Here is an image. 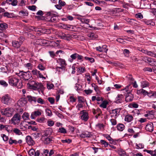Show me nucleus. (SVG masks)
Instances as JSON below:
<instances>
[{
  "label": "nucleus",
  "instance_id": "nucleus-1",
  "mask_svg": "<svg viewBox=\"0 0 156 156\" xmlns=\"http://www.w3.org/2000/svg\"><path fill=\"white\" fill-rule=\"evenodd\" d=\"M8 82L10 85L13 87H16L18 88H22L23 85L21 81L19 78L15 75L11 76L8 78Z\"/></svg>",
  "mask_w": 156,
  "mask_h": 156
},
{
  "label": "nucleus",
  "instance_id": "nucleus-2",
  "mask_svg": "<svg viewBox=\"0 0 156 156\" xmlns=\"http://www.w3.org/2000/svg\"><path fill=\"white\" fill-rule=\"evenodd\" d=\"M23 109H21L20 113L15 114L11 119V122L14 125H18L21 119V114L23 112Z\"/></svg>",
  "mask_w": 156,
  "mask_h": 156
},
{
  "label": "nucleus",
  "instance_id": "nucleus-3",
  "mask_svg": "<svg viewBox=\"0 0 156 156\" xmlns=\"http://www.w3.org/2000/svg\"><path fill=\"white\" fill-rule=\"evenodd\" d=\"M12 100L10 96L8 94L3 95L1 98V101L2 103L7 105H9L12 103Z\"/></svg>",
  "mask_w": 156,
  "mask_h": 156
},
{
  "label": "nucleus",
  "instance_id": "nucleus-4",
  "mask_svg": "<svg viewBox=\"0 0 156 156\" xmlns=\"http://www.w3.org/2000/svg\"><path fill=\"white\" fill-rule=\"evenodd\" d=\"M14 111V110L12 108L9 107L4 109H0V112L2 114L7 117L12 116L13 114Z\"/></svg>",
  "mask_w": 156,
  "mask_h": 156
},
{
  "label": "nucleus",
  "instance_id": "nucleus-5",
  "mask_svg": "<svg viewBox=\"0 0 156 156\" xmlns=\"http://www.w3.org/2000/svg\"><path fill=\"white\" fill-rule=\"evenodd\" d=\"M27 85L30 88L35 89H41L43 87V85L41 83H36L33 81H32L27 83Z\"/></svg>",
  "mask_w": 156,
  "mask_h": 156
},
{
  "label": "nucleus",
  "instance_id": "nucleus-6",
  "mask_svg": "<svg viewBox=\"0 0 156 156\" xmlns=\"http://www.w3.org/2000/svg\"><path fill=\"white\" fill-rule=\"evenodd\" d=\"M47 15L48 19L50 18L48 21L51 22H54L56 20V18L55 17L58 15L57 12L53 11L48 12Z\"/></svg>",
  "mask_w": 156,
  "mask_h": 156
},
{
  "label": "nucleus",
  "instance_id": "nucleus-7",
  "mask_svg": "<svg viewBox=\"0 0 156 156\" xmlns=\"http://www.w3.org/2000/svg\"><path fill=\"white\" fill-rule=\"evenodd\" d=\"M59 36L61 38L66 40L67 41H70L72 38H76L75 37L76 36L70 34L62 33L59 35Z\"/></svg>",
  "mask_w": 156,
  "mask_h": 156
},
{
  "label": "nucleus",
  "instance_id": "nucleus-8",
  "mask_svg": "<svg viewBox=\"0 0 156 156\" xmlns=\"http://www.w3.org/2000/svg\"><path fill=\"white\" fill-rule=\"evenodd\" d=\"M81 115L80 119L84 122H87L88 121L89 118V114L85 110L81 111L80 112Z\"/></svg>",
  "mask_w": 156,
  "mask_h": 156
},
{
  "label": "nucleus",
  "instance_id": "nucleus-9",
  "mask_svg": "<svg viewBox=\"0 0 156 156\" xmlns=\"http://www.w3.org/2000/svg\"><path fill=\"white\" fill-rule=\"evenodd\" d=\"M16 74L21 78L24 79L25 80H28L30 76L29 71L24 72L21 71L19 73H16Z\"/></svg>",
  "mask_w": 156,
  "mask_h": 156
},
{
  "label": "nucleus",
  "instance_id": "nucleus-10",
  "mask_svg": "<svg viewBox=\"0 0 156 156\" xmlns=\"http://www.w3.org/2000/svg\"><path fill=\"white\" fill-rule=\"evenodd\" d=\"M29 29L31 30L34 31L36 32H40V33L45 34L47 33L48 32L47 30L45 28H37L31 26L29 27Z\"/></svg>",
  "mask_w": 156,
  "mask_h": 156
},
{
  "label": "nucleus",
  "instance_id": "nucleus-11",
  "mask_svg": "<svg viewBox=\"0 0 156 156\" xmlns=\"http://www.w3.org/2000/svg\"><path fill=\"white\" fill-rule=\"evenodd\" d=\"M145 61L152 66H156V61L153 58L145 57L144 58Z\"/></svg>",
  "mask_w": 156,
  "mask_h": 156
},
{
  "label": "nucleus",
  "instance_id": "nucleus-12",
  "mask_svg": "<svg viewBox=\"0 0 156 156\" xmlns=\"http://www.w3.org/2000/svg\"><path fill=\"white\" fill-rule=\"evenodd\" d=\"M121 109L116 108L112 110L111 112V116L116 118L119 115Z\"/></svg>",
  "mask_w": 156,
  "mask_h": 156
},
{
  "label": "nucleus",
  "instance_id": "nucleus-13",
  "mask_svg": "<svg viewBox=\"0 0 156 156\" xmlns=\"http://www.w3.org/2000/svg\"><path fill=\"white\" fill-rule=\"evenodd\" d=\"M106 45H104L101 47L99 46L95 48V49L97 51H98L101 52H105L107 53L108 51V49Z\"/></svg>",
  "mask_w": 156,
  "mask_h": 156
},
{
  "label": "nucleus",
  "instance_id": "nucleus-14",
  "mask_svg": "<svg viewBox=\"0 0 156 156\" xmlns=\"http://www.w3.org/2000/svg\"><path fill=\"white\" fill-rule=\"evenodd\" d=\"M27 122L25 121H22L20 125V127L21 130L25 131L27 129Z\"/></svg>",
  "mask_w": 156,
  "mask_h": 156
},
{
  "label": "nucleus",
  "instance_id": "nucleus-15",
  "mask_svg": "<svg viewBox=\"0 0 156 156\" xmlns=\"http://www.w3.org/2000/svg\"><path fill=\"white\" fill-rule=\"evenodd\" d=\"M32 73L34 75L36 76L37 77H39L40 78L44 79H45V78L43 76L40 72L37 69H33L32 70Z\"/></svg>",
  "mask_w": 156,
  "mask_h": 156
},
{
  "label": "nucleus",
  "instance_id": "nucleus-16",
  "mask_svg": "<svg viewBox=\"0 0 156 156\" xmlns=\"http://www.w3.org/2000/svg\"><path fill=\"white\" fill-rule=\"evenodd\" d=\"M29 154L30 156H39L40 152L38 150L36 152L34 149H31L29 151Z\"/></svg>",
  "mask_w": 156,
  "mask_h": 156
},
{
  "label": "nucleus",
  "instance_id": "nucleus-17",
  "mask_svg": "<svg viewBox=\"0 0 156 156\" xmlns=\"http://www.w3.org/2000/svg\"><path fill=\"white\" fill-rule=\"evenodd\" d=\"M26 140L27 143L29 145H33L35 143L34 141L30 136H27L26 137Z\"/></svg>",
  "mask_w": 156,
  "mask_h": 156
},
{
  "label": "nucleus",
  "instance_id": "nucleus-18",
  "mask_svg": "<svg viewBox=\"0 0 156 156\" xmlns=\"http://www.w3.org/2000/svg\"><path fill=\"white\" fill-rule=\"evenodd\" d=\"M41 113L40 111L38 110L32 112L31 115V118L32 119H34L35 118L38 116L41 115Z\"/></svg>",
  "mask_w": 156,
  "mask_h": 156
},
{
  "label": "nucleus",
  "instance_id": "nucleus-19",
  "mask_svg": "<svg viewBox=\"0 0 156 156\" xmlns=\"http://www.w3.org/2000/svg\"><path fill=\"white\" fill-rule=\"evenodd\" d=\"M22 141L21 140H19L17 141L16 140L12 139V138H10L9 140V143L10 144H14V145H17L18 144H21L22 143Z\"/></svg>",
  "mask_w": 156,
  "mask_h": 156
},
{
  "label": "nucleus",
  "instance_id": "nucleus-20",
  "mask_svg": "<svg viewBox=\"0 0 156 156\" xmlns=\"http://www.w3.org/2000/svg\"><path fill=\"white\" fill-rule=\"evenodd\" d=\"M145 128L147 131L152 132L154 130L153 124L151 122H149L146 126Z\"/></svg>",
  "mask_w": 156,
  "mask_h": 156
},
{
  "label": "nucleus",
  "instance_id": "nucleus-21",
  "mask_svg": "<svg viewBox=\"0 0 156 156\" xmlns=\"http://www.w3.org/2000/svg\"><path fill=\"white\" fill-rule=\"evenodd\" d=\"M145 117H146L148 119H152L154 117L153 112L151 111H149L146 112L144 115Z\"/></svg>",
  "mask_w": 156,
  "mask_h": 156
},
{
  "label": "nucleus",
  "instance_id": "nucleus-22",
  "mask_svg": "<svg viewBox=\"0 0 156 156\" xmlns=\"http://www.w3.org/2000/svg\"><path fill=\"white\" fill-rule=\"evenodd\" d=\"M133 119V117L131 114H127L125 117L124 120L127 122H129L132 121Z\"/></svg>",
  "mask_w": 156,
  "mask_h": 156
},
{
  "label": "nucleus",
  "instance_id": "nucleus-23",
  "mask_svg": "<svg viewBox=\"0 0 156 156\" xmlns=\"http://www.w3.org/2000/svg\"><path fill=\"white\" fill-rule=\"evenodd\" d=\"M123 100V96L122 94H118L115 99V102L116 103H121Z\"/></svg>",
  "mask_w": 156,
  "mask_h": 156
},
{
  "label": "nucleus",
  "instance_id": "nucleus-24",
  "mask_svg": "<svg viewBox=\"0 0 156 156\" xmlns=\"http://www.w3.org/2000/svg\"><path fill=\"white\" fill-rule=\"evenodd\" d=\"M27 101L23 98H21L17 102V104L20 106L23 107L25 106L27 104Z\"/></svg>",
  "mask_w": 156,
  "mask_h": 156
},
{
  "label": "nucleus",
  "instance_id": "nucleus-25",
  "mask_svg": "<svg viewBox=\"0 0 156 156\" xmlns=\"http://www.w3.org/2000/svg\"><path fill=\"white\" fill-rule=\"evenodd\" d=\"M124 93H130L132 91V87L130 85L127 86L124 89L122 90Z\"/></svg>",
  "mask_w": 156,
  "mask_h": 156
},
{
  "label": "nucleus",
  "instance_id": "nucleus-26",
  "mask_svg": "<svg viewBox=\"0 0 156 156\" xmlns=\"http://www.w3.org/2000/svg\"><path fill=\"white\" fill-rule=\"evenodd\" d=\"M57 62L61 66L66 67V62L64 59L61 58H58L57 60Z\"/></svg>",
  "mask_w": 156,
  "mask_h": 156
},
{
  "label": "nucleus",
  "instance_id": "nucleus-27",
  "mask_svg": "<svg viewBox=\"0 0 156 156\" xmlns=\"http://www.w3.org/2000/svg\"><path fill=\"white\" fill-rule=\"evenodd\" d=\"M91 136L90 133L87 131L82 133L80 135V136L83 138H85L90 137Z\"/></svg>",
  "mask_w": 156,
  "mask_h": 156
},
{
  "label": "nucleus",
  "instance_id": "nucleus-28",
  "mask_svg": "<svg viewBox=\"0 0 156 156\" xmlns=\"http://www.w3.org/2000/svg\"><path fill=\"white\" fill-rule=\"evenodd\" d=\"M133 98V95L130 93H129L126 95L125 98V101L127 102H129L132 101Z\"/></svg>",
  "mask_w": 156,
  "mask_h": 156
},
{
  "label": "nucleus",
  "instance_id": "nucleus-29",
  "mask_svg": "<svg viewBox=\"0 0 156 156\" xmlns=\"http://www.w3.org/2000/svg\"><path fill=\"white\" fill-rule=\"evenodd\" d=\"M53 131L52 128L49 127L46 129L44 132V135L45 136H47L48 135L51 134Z\"/></svg>",
  "mask_w": 156,
  "mask_h": 156
},
{
  "label": "nucleus",
  "instance_id": "nucleus-30",
  "mask_svg": "<svg viewBox=\"0 0 156 156\" xmlns=\"http://www.w3.org/2000/svg\"><path fill=\"white\" fill-rule=\"evenodd\" d=\"M22 44V42H19L16 41H13L12 42V45L13 47L16 48L20 47Z\"/></svg>",
  "mask_w": 156,
  "mask_h": 156
},
{
  "label": "nucleus",
  "instance_id": "nucleus-31",
  "mask_svg": "<svg viewBox=\"0 0 156 156\" xmlns=\"http://www.w3.org/2000/svg\"><path fill=\"white\" fill-rule=\"evenodd\" d=\"M143 151L146 152L147 153L151 155V156H156V149L154 151L144 149L143 150Z\"/></svg>",
  "mask_w": 156,
  "mask_h": 156
},
{
  "label": "nucleus",
  "instance_id": "nucleus-32",
  "mask_svg": "<svg viewBox=\"0 0 156 156\" xmlns=\"http://www.w3.org/2000/svg\"><path fill=\"white\" fill-rule=\"evenodd\" d=\"M116 128L118 131H122L124 129L125 126L122 123H119L117 124Z\"/></svg>",
  "mask_w": 156,
  "mask_h": 156
},
{
  "label": "nucleus",
  "instance_id": "nucleus-33",
  "mask_svg": "<svg viewBox=\"0 0 156 156\" xmlns=\"http://www.w3.org/2000/svg\"><path fill=\"white\" fill-rule=\"evenodd\" d=\"M149 86V83L146 81H142L141 82V86L143 88L148 87Z\"/></svg>",
  "mask_w": 156,
  "mask_h": 156
},
{
  "label": "nucleus",
  "instance_id": "nucleus-34",
  "mask_svg": "<svg viewBox=\"0 0 156 156\" xmlns=\"http://www.w3.org/2000/svg\"><path fill=\"white\" fill-rule=\"evenodd\" d=\"M90 39H94L97 37V35L93 33H90L87 34Z\"/></svg>",
  "mask_w": 156,
  "mask_h": 156
},
{
  "label": "nucleus",
  "instance_id": "nucleus-35",
  "mask_svg": "<svg viewBox=\"0 0 156 156\" xmlns=\"http://www.w3.org/2000/svg\"><path fill=\"white\" fill-rule=\"evenodd\" d=\"M8 3L9 4H11L13 6H16L17 5L18 2L17 0H6Z\"/></svg>",
  "mask_w": 156,
  "mask_h": 156
},
{
  "label": "nucleus",
  "instance_id": "nucleus-36",
  "mask_svg": "<svg viewBox=\"0 0 156 156\" xmlns=\"http://www.w3.org/2000/svg\"><path fill=\"white\" fill-rule=\"evenodd\" d=\"M30 115L27 112H24L22 115V118L24 121L27 120L29 119Z\"/></svg>",
  "mask_w": 156,
  "mask_h": 156
},
{
  "label": "nucleus",
  "instance_id": "nucleus-37",
  "mask_svg": "<svg viewBox=\"0 0 156 156\" xmlns=\"http://www.w3.org/2000/svg\"><path fill=\"white\" fill-rule=\"evenodd\" d=\"M135 147L137 149H143L144 147V145L142 143H140L139 144L136 143Z\"/></svg>",
  "mask_w": 156,
  "mask_h": 156
},
{
  "label": "nucleus",
  "instance_id": "nucleus-38",
  "mask_svg": "<svg viewBox=\"0 0 156 156\" xmlns=\"http://www.w3.org/2000/svg\"><path fill=\"white\" fill-rule=\"evenodd\" d=\"M13 132L16 134L18 135H20L22 134V132L18 128H15L13 129Z\"/></svg>",
  "mask_w": 156,
  "mask_h": 156
},
{
  "label": "nucleus",
  "instance_id": "nucleus-39",
  "mask_svg": "<svg viewBox=\"0 0 156 156\" xmlns=\"http://www.w3.org/2000/svg\"><path fill=\"white\" fill-rule=\"evenodd\" d=\"M108 104V103L107 101H104L102 102V103L99 106L103 108H106L107 105Z\"/></svg>",
  "mask_w": 156,
  "mask_h": 156
},
{
  "label": "nucleus",
  "instance_id": "nucleus-40",
  "mask_svg": "<svg viewBox=\"0 0 156 156\" xmlns=\"http://www.w3.org/2000/svg\"><path fill=\"white\" fill-rule=\"evenodd\" d=\"M27 97L28 101L31 102H32L33 101L36 102V98L35 97H32L31 96H27Z\"/></svg>",
  "mask_w": 156,
  "mask_h": 156
},
{
  "label": "nucleus",
  "instance_id": "nucleus-41",
  "mask_svg": "<svg viewBox=\"0 0 156 156\" xmlns=\"http://www.w3.org/2000/svg\"><path fill=\"white\" fill-rule=\"evenodd\" d=\"M141 51L144 53L152 57L153 52H151V51H149L147 50H144L143 49H141Z\"/></svg>",
  "mask_w": 156,
  "mask_h": 156
},
{
  "label": "nucleus",
  "instance_id": "nucleus-42",
  "mask_svg": "<svg viewBox=\"0 0 156 156\" xmlns=\"http://www.w3.org/2000/svg\"><path fill=\"white\" fill-rule=\"evenodd\" d=\"M79 20L83 23H85L88 24V23L89 22V20L88 19H86L83 17L79 18Z\"/></svg>",
  "mask_w": 156,
  "mask_h": 156
},
{
  "label": "nucleus",
  "instance_id": "nucleus-43",
  "mask_svg": "<svg viewBox=\"0 0 156 156\" xmlns=\"http://www.w3.org/2000/svg\"><path fill=\"white\" fill-rule=\"evenodd\" d=\"M138 105L135 102H133L129 105V107L135 108H137L138 107Z\"/></svg>",
  "mask_w": 156,
  "mask_h": 156
},
{
  "label": "nucleus",
  "instance_id": "nucleus-44",
  "mask_svg": "<svg viewBox=\"0 0 156 156\" xmlns=\"http://www.w3.org/2000/svg\"><path fill=\"white\" fill-rule=\"evenodd\" d=\"M77 70L78 73H83L85 71L86 69L84 67H82L78 68Z\"/></svg>",
  "mask_w": 156,
  "mask_h": 156
},
{
  "label": "nucleus",
  "instance_id": "nucleus-45",
  "mask_svg": "<svg viewBox=\"0 0 156 156\" xmlns=\"http://www.w3.org/2000/svg\"><path fill=\"white\" fill-rule=\"evenodd\" d=\"M46 119L45 118L42 117L38 118L37 120V121L39 123H43L46 122Z\"/></svg>",
  "mask_w": 156,
  "mask_h": 156
},
{
  "label": "nucleus",
  "instance_id": "nucleus-46",
  "mask_svg": "<svg viewBox=\"0 0 156 156\" xmlns=\"http://www.w3.org/2000/svg\"><path fill=\"white\" fill-rule=\"evenodd\" d=\"M3 16L8 18H12L13 16V14L9 13L7 12H5L3 13Z\"/></svg>",
  "mask_w": 156,
  "mask_h": 156
},
{
  "label": "nucleus",
  "instance_id": "nucleus-47",
  "mask_svg": "<svg viewBox=\"0 0 156 156\" xmlns=\"http://www.w3.org/2000/svg\"><path fill=\"white\" fill-rule=\"evenodd\" d=\"M78 56V54L76 53H75L74 54L70 56L71 58H72V59L70 60L69 59V61L70 62H72L73 60L75 59L76 58H77V56Z\"/></svg>",
  "mask_w": 156,
  "mask_h": 156
},
{
  "label": "nucleus",
  "instance_id": "nucleus-48",
  "mask_svg": "<svg viewBox=\"0 0 156 156\" xmlns=\"http://www.w3.org/2000/svg\"><path fill=\"white\" fill-rule=\"evenodd\" d=\"M58 132L63 134H65L67 133L66 130L63 127L59 128Z\"/></svg>",
  "mask_w": 156,
  "mask_h": 156
},
{
  "label": "nucleus",
  "instance_id": "nucleus-49",
  "mask_svg": "<svg viewBox=\"0 0 156 156\" xmlns=\"http://www.w3.org/2000/svg\"><path fill=\"white\" fill-rule=\"evenodd\" d=\"M47 124L48 126L51 127L54 125L55 122L49 119L47 121Z\"/></svg>",
  "mask_w": 156,
  "mask_h": 156
},
{
  "label": "nucleus",
  "instance_id": "nucleus-50",
  "mask_svg": "<svg viewBox=\"0 0 156 156\" xmlns=\"http://www.w3.org/2000/svg\"><path fill=\"white\" fill-rule=\"evenodd\" d=\"M119 141V139L115 140L113 139L112 138V140L109 141L110 144H114V145H115L117 144V142Z\"/></svg>",
  "mask_w": 156,
  "mask_h": 156
},
{
  "label": "nucleus",
  "instance_id": "nucleus-51",
  "mask_svg": "<svg viewBox=\"0 0 156 156\" xmlns=\"http://www.w3.org/2000/svg\"><path fill=\"white\" fill-rule=\"evenodd\" d=\"M144 23L146 24L147 25L154 26L155 24L153 22L152 20H146L144 21Z\"/></svg>",
  "mask_w": 156,
  "mask_h": 156
},
{
  "label": "nucleus",
  "instance_id": "nucleus-52",
  "mask_svg": "<svg viewBox=\"0 0 156 156\" xmlns=\"http://www.w3.org/2000/svg\"><path fill=\"white\" fill-rule=\"evenodd\" d=\"M65 68L63 66H61V67L57 66L56 67V69L57 71L58 72H60L62 71H64L65 70Z\"/></svg>",
  "mask_w": 156,
  "mask_h": 156
},
{
  "label": "nucleus",
  "instance_id": "nucleus-53",
  "mask_svg": "<svg viewBox=\"0 0 156 156\" xmlns=\"http://www.w3.org/2000/svg\"><path fill=\"white\" fill-rule=\"evenodd\" d=\"M100 143L104 145V147H107L109 145L107 142L103 140H101Z\"/></svg>",
  "mask_w": 156,
  "mask_h": 156
},
{
  "label": "nucleus",
  "instance_id": "nucleus-54",
  "mask_svg": "<svg viewBox=\"0 0 156 156\" xmlns=\"http://www.w3.org/2000/svg\"><path fill=\"white\" fill-rule=\"evenodd\" d=\"M78 101L79 103H84V98L81 96H78Z\"/></svg>",
  "mask_w": 156,
  "mask_h": 156
},
{
  "label": "nucleus",
  "instance_id": "nucleus-55",
  "mask_svg": "<svg viewBox=\"0 0 156 156\" xmlns=\"http://www.w3.org/2000/svg\"><path fill=\"white\" fill-rule=\"evenodd\" d=\"M61 142L64 144H70L72 142L71 140L69 139H67L66 140H61Z\"/></svg>",
  "mask_w": 156,
  "mask_h": 156
},
{
  "label": "nucleus",
  "instance_id": "nucleus-56",
  "mask_svg": "<svg viewBox=\"0 0 156 156\" xmlns=\"http://www.w3.org/2000/svg\"><path fill=\"white\" fill-rule=\"evenodd\" d=\"M1 136L3 138V141L5 142L7 141L9 139L8 137L5 134H1Z\"/></svg>",
  "mask_w": 156,
  "mask_h": 156
},
{
  "label": "nucleus",
  "instance_id": "nucleus-57",
  "mask_svg": "<svg viewBox=\"0 0 156 156\" xmlns=\"http://www.w3.org/2000/svg\"><path fill=\"white\" fill-rule=\"evenodd\" d=\"M0 27L2 29H4L8 27V25L5 23H3L0 24Z\"/></svg>",
  "mask_w": 156,
  "mask_h": 156
},
{
  "label": "nucleus",
  "instance_id": "nucleus-58",
  "mask_svg": "<svg viewBox=\"0 0 156 156\" xmlns=\"http://www.w3.org/2000/svg\"><path fill=\"white\" fill-rule=\"evenodd\" d=\"M24 66L25 67L29 69H31L32 68V65L30 63L25 64L24 65Z\"/></svg>",
  "mask_w": 156,
  "mask_h": 156
},
{
  "label": "nucleus",
  "instance_id": "nucleus-59",
  "mask_svg": "<svg viewBox=\"0 0 156 156\" xmlns=\"http://www.w3.org/2000/svg\"><path fill=\"white\" fill-rule=\"evenodd\" d=\"M45 112L47 115L48 116H51L52 115V114L51 111L50 109H47L45 110Z\"/></svg>",
  "mask_w": 156,
  "mask_h": 156
},
{
  "label": "nucleus",
  "instance_id": "nucleus-60",
  "mask_svg": "<svg viewBox=\"0 0 156 156\" xmlns=\"http://www.w3.org/2000/svg\"><path fill=\"white\" fill-rule=\"evenodd\" d=\"M8 37V36L2 32H0V39H2L6 38Z\"/></svg>",
  "mask_w": 156,
  "mask_h": 156
},
{
  "label": "nucleus",
  "instance_id": "nucleus-61",
  "mask_svg": "<svg viewBox=\"0 0 156 156\" xmlns=\"http://www.w3.org/2000/svg\"><path fill=\"white\" fill-rule=\"evenodd\" d=\"M37 101L38 103L41 104H44L45 103L44 100L41 98H39L37 100Z\"/></svg>",
  "mask_w": 156,
  "mask_h": 156
},
{
  "label": "nucleus",
  "instance_id": "nucleus-62",
  "mask_svg": "<svg viewBox=\"0 0 156 156\" xmlns=\"http://www.w3.org/2000/svg\"><path fill=\"white\" fill-rule=\"evenodd\" d=\"M0 84L4 87H7L8 85V83L4 80H0Z\"/></svg>",
  "mask_w": 156,
  "mask_h": 156
},
{
  "label": "nucleus",
  "instance_id": "nucleus-63",
  "mask_svg": "<svg viewBox=\"0 0 156 156\" xmlns=\"http://www.w3.org/2000/svg\"><path fill=\"white\" fill-rule=\"evenodd\" d=\"M83 103H79L77 104L76 107L77 108L78 110H80V108H83Z\"/></svg>",
  "mask_w": 156,
  "mask_h": 156
},
{
  "label": "nucleus",
  "instance_id": "nucleus-64",
  "mask_svg": "<svg viewBox=\"0 0 156 156\" xmlns=\"http://www.w3.org/2000/svg\"><path fill=\"white\" fill-rule=\"evenodd\" d=\"M69 99L70 102L72 103L76 102V98L73 96H70L69 98Z\"/></svg>",
  "mask_w": 156,
  "mask_h": 156
}]
</instances>
